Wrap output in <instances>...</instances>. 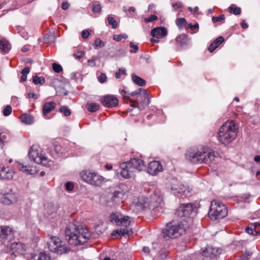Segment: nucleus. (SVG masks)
Here are the masks:
<instances>
[{
	"label": "nucleus",
	"instance_id": "obj_1",
	"mask_svg": "<svg viewBox=\"0 0 260 260\" xmlns=\"http://www.w3.org/2000/svg\"><path fill=\"white\" fill-rule=\"evenodd\" d=\"M64 235L70 245L78 246L86 243L91 234L81 222L75 220L67 225Z\"/></svg>",
	"mask_w": 260,
	"mask_h": 260
},
{
	"label": "nucleus",
	"instance_id": "obj_2",
	"mask_svg": "<svg viewBox=\"0 0 260 260\" xmlns=\"http://www.w3.org/2000/svg\"><path fill=\"white\" fill-rule=\"evenodd\" d=\"M185 158L193 164H209L214 159L215 155L212 152H206L204 150L194 147L187 149Z\"/></svg>",
	"mask_w": 260,
	"mask_h": 260
},
{
	"label": "nucleus",
	"instance_id": "obj_3",
	"mask_svg": "<svg viewBox=\"0 0 260 260\" xmlns=\"http://www.w3.org/2000/svg\"><path fill=\"white\" fill-rule=\"evenodd\" d=\"M120 168L121 176L124 178H129L134 176L135 173L143 171L145 168V165L142 159L137 157L121 163Z\"/></svg>",
	"mask_w": 260,
	"mask_h": 260
},
{
	"label": "nucleus",
	"instance_id": "obj_4",
	"mask_svg": "<svg viewBox=\"0 0 260 260\" xmlns=\"http://www.w3.org/2000/svg\"><path fill=\"white\" fill-rule=\"evenodd\" d=\"M238 128L234 121L228 120L220 127L218 139L222 144H228L237 136Z\"/></svg>",
	"mask_w": 260,
	"mask_h": 260
},
{
	"label": "nucleus",
	"instance_id": "obj_5",
	"mask_svg": "<svg viewBox=\"0 0 260 260\" xmlns=\"http://www.w3.org/2000/svg\"><path fill=\"white\" fill-rule=\"evenodd\" d=\"M185 231V228L182 221L180 223L173 221L167 224L166 228L162 230V235L165 238H176L183 234Z\"/></svg>",
	"mask_w": 260,
	"mask_h": 260
},
{
	"label": "nucleus",
	"instance_id": "obj_6",
	"mask_svg": "<svg viewBox=\"0 0 260 260\" xmlns=\"http://www.w3.org/2000/svg\"><path fill=\"white\" fill-rule=\"evenodd\" d=\"M227 214V208L222 203L217 200H214L211 202L208 215L211 219L223 218Z\"/></svg>",
	"mask_w": 260,
	"mask_h": 260
},
{
	"label": "nucleus",
	"instance_id": "obj_7",
	"mask_svg": "<svg viewBox=\"0 0 260 260\" xmlns=\"http://www.w3.org/2000/svg\"><path fill=\"white\" fill-rule=\"evenodd\" d=\"M48 247L50 251L58 254L67 253L69 249L64 242L56 236H52L47 243Z\"/></svg>",
	"mask_w": 260,
	"mask_h": 260
},
{
	"label": "nucleus",
	"instance_id": "obj_8",
	"mask_svg": "<svg viewBox=\"0 0 260 260\" xmlns=\"http://www.w3.org/2000/svg\"><path fill=\"white\" fill-rule=\"evenodd\" d=\"M80 175L83 180L90 184L100 186L104 183V178L97 173L82 171Z\"/></svg>",
	"mask_w": 260,
	"mask_h": 260
},
{
	"label": "nucleus",
	"instance_id": "obj_9",
	"mask_svg": "<svg viewBox=\"0 0 260 260\" xmlns=\"http://www.w3.org/2000/svg\"><path fill=\"white\" fill-rule=\"evenodd\" d=\"M18 196L12 189H8L0 193V202L5 205L14 204L18 201Z\"/></svg>",
	"mask_w": 260,
	"mask_h": 260
},
{
	"label": "nucleus",
	"instance_id": "obj_10",
	"mask_svg": "<svg viewBox=\"0 0 260 260\" xmlns=\"http://www.w3.org/2000/svg\"><path fill=\"white\" fill-rule=\"evenodd\" d=\"M28 155L30 158L32 159L35 162L40 164L44 166L49 165L50 161L48 158L40 154L38 150L35 149L34 147H32L28 152Z\"/></svg>",
	"mask_w": 260,
	"mask_h": 260
},
{
	"label": "nucleus",
	"instance_id": "obj_11",
	"mask_svg": "<svg viewBox=\"0 0 260 260\" xmlns=\"http://www.w3.org/2000/svg\"><path fill=\"white\" fill-rule=\"evenodd\" d=\"M124 99L129 101L131 103V106L134 108H138L140 110H143L146 107L148 106L150 103V99L148 94L147 93V98H142L139 100V102H138L137 98L134 100L131 99L129 96H124Z\"/></svg>",
	"mask_w": 260,
	"mask_h": 260
},
{
	"label": "nucleus",
	"instance_id": "obj_12",
	"mask_svg": "<svg viewBox=\"0 0 260 260\" xmlns=\"http://www.w3.org/2000/svg\"><path fill=\"white\" fill-rule=\"evenodd\" d=\"M128 216H122L120 214L114 213L111 214L109 217L110 221L117 225L127 226L129 225L131 221Z\"/></svg>",
	"mask_w": 260,
	"mask_h": 260
},
{
	"label": "nucleus",
	"instance_id": "obj_13",
	"mask_svg": "<svg viewBox=\"0 0 260 260\" xmlns=\"http://www.w3.org/2000/svg\"><path fill=\"white\" fill-rule=\"evenodd\" d=\"M193 211V205L190 203L181 204L175 214L181 217H188Z\"/></svg>",
	"mask_w": 260,
	"mask_h": 260
},
{
	"label": "nucleus",
	"instance_id": "obj_14",
	"mask_svg": "<svg viewBox=\"0 0 260 260\" xmlns=\"http://www.w3.org/2000/svg\"><path fill=\"white\" fill-rule=\"evenodd\" d=\"M168 187L170 188L174 192L175 194L184 192L185 191V187L178 181L176 178H172L169 182Z\"/></svg>",
	"mask_w": 260,
	"mask_h": 260
},
{
	"label": "nucleus",
	"instance_id": "obj_15",
	"mask_svg": "<svg viewBox=\"0 0 260 260\" xmlns=\"http://www.w3.org/2000/svg\"><path fill=\"white\" fill-rule=\"evenodd\" d=\"M221 252V249L212 246H208L201 253H199L198 256H204L213 258L215 257Z\"/></svg>",
	"mask_w": 260,
	"mask_h": 260
},
{
	"label": "nucleus",
	"instance_id": "obj_16",
	"mask_svg": "<svg viewBox=\"0 0 260 260\" xmlns=\"http://www.w3.org/2000/svg\"><path fill=\"white\" fill-rule=\"evenodd\" d=\"M12 237L13 232L11 228L8 226H0V241L3 243L5 244L6 241L9 243Z\"/></svg>",
	"mask_w": 260,
	"mask_h": 260
},
{
	"label": "nucleus",
	"instance_id": "obj_17",
	"mask_svg": "<svg viewBox=\"0 0 260 260\" xmlns=\"http://www.w3.org/2000/svg\"><path fill=\"white\" fill-rule=\"evenodd\" d=\"M101 102L104 106L110 108L117 106L118 100L113 95H107L101 98Z\"/></svg>",
	"mask_w": 260,
	"mask_h": 260
},
{
	"label": "nucleus",
	"instance_id": "obj_18",
	"mask_svg": "<svg viewBox=\"0 0 260 260\" xmlns=\"http://www.w3.org/2000/svg\"><path fill=\"white\" fill-rule=\"evenodd\" d=\"M125 195V192L120 187H116L114 190L108 195L111 202L117 203L121 201Z\"/></svg>",
	"mask_w": 260,
	"mask_h": 260
},
{
	"label": "nucleus",
	"instance_id": "obj_19",
	"mask_svg": "<svg viewBox=\"0 0 260 260\" xmlns=\"http://www.w3.org/2000/svg\"><path fill=\"white\" fill-rule=\"evenodd\" d=\"M16 167L21 172L27 175H34L37 173L36 167L27 166L20 161H16L15 162Z\"/></svg>",
	"mask_w": 260,
	"mask_h": 260
},
{
	"label": "nucleus",
	"instance_id": "obj_20",
	"mask_svg": "<svg viewBox=\"0 0 260 260\" xmlns=\"http://www.w3.org/2000/svg\"><path fill=\"white\" fill-rule=\"evenodd\" d=\"M14 250L19 254H23L26 250V246L21 242H14L7 244V251Z\"/></svg>",
	"mask_w": 260,
	"mask_h": 260
},
{
	"label": "nucleus",
	"instance_id": "obj_21",
	"mask_svg": "<svg viewBox=\"0 0 260 260\" xmlns=\"http://www.w3.org/2000/svg\"><path fill=\"white\" fill-rule=\"evenodd\" d=\"M162 201L160 196L156 192H153L149 197L148 202L149 209H153L157 207Z\"/></svg>",
	"mask_w": 260,
	"mask_h": 260
},
{
	"label": "nucleus",
	"instance_id": "obj_22",
	"mask_svg": "<svg viewBox=\"0 0 260 260\" xmlns=\"http://www.w3.org/2000/svg\"><path fill=\"white\" fill-rule=\"evenodd\" d=\"M162 171V167L160 162L158 161L154 160L150 162L148 167V172L152 175H157L159 172Z\"/></svg>",
	"mask_w": 260,
	"mask_h": 260
},
{
	"label": "nucleus",
	"instance_id": "obj_23",
	"mask_svg": "<svg viewBox=\"0 0 260 260\" xmlns=\"http://www.w3.org/2000/svg\"><path fill=\"white\" fill-rule=\"evenodd\" d=\"M148 198L144 196L139 197L136 202L133 203L134 206L138 211L142 210L144 209H149V206L148 202Z\"/></svg>",
	"mask_w": 260,
	"mask_h": 260
},
{
	"label": "nucleus",
	"instance_id": "obj_24",
	"mask_svg": "<svg viewBox=\"0 0 260 260\" xmlns=\"http://www.w3.org/2000/svg\"><path fill=\"white\" fill-rule=\"evenodd\" d=\"M176 42L180 47L182 49H185L189 45V39L187 35L183 34L176 38Z\"/></svg>",
	"mask_w": 260,
	"mask_h": 260
},
{
	"label": "nucleus",
	"instance_id": "obj_25",
	"mask_svg": "<svg viewBox=\"0 0 260 260\" xmlns=\"http://www.w3.org/2000/svg\"><path fill=\"white\" fill-rule=\"evenodd\" d=\"M151 34L153 37L159 39L167 36V30L165 27H157L151 30Z\"/></svg>",
	"mask_w": 260,
	"mask_h": 260
},
{
	"label": "nucleus",
	"instance_id": "obj_26",
	"mask_svg": "<svg viewBox=\"0 0 260 260\" xmlns=\"http://www.w3.org/2000/svg\"><path fill=\"white\" fill-rule=\"evenodd\" d=\"M129 225L124 226V228H120L119 230H114L112 233V236H116L119 235L121 236H124L127 235L128 236L133 235V231L132 228L129 227Z\"/></svg>",
	"mask_w": 260,
	"mask_h": 260
},
{
	"label": "nucleus",
	"instance_id": "obj_27",
	"mask_svg": "<svg viewBox=\"0 0 260 260\" xmlns=\"http://www.w3.org/2000/svg\"><path fill=\"white\" fill-rule=\"evenodd\" d=\"M13 174V172L9 168L0 167V179H11Z\"/></svg>",
	"mask_w": 260,
	"mask_h": 260
},
{
	"label": "nucleus",
	"instance_id": "obj_28",
	"mask_svg": "<svg viewBox=\"0 0 260 260\" xmlns=\"http://www.w3.org/2000/svg\"><path fill=\"white\" fill-rule=\"evenodd\" d=\"M147 91L142 88H140L133 92L128 93V94L131 96H136L137 101L138 102H139V100L142 98H147Z\"/></svg>",
	"mask_w": 260,
	"mask_h": 260
},
{
	"label": "nucleus",
	"instance_id": "obj_29",
	"mask_svg": "<svg viewBox=\"0 0 260 260\" xmlns=\"http://www.w3.org/2000/svg\"><path fill=\"white\" fill-rule=\"evenodd\" d=\"M224 39L222 37L220 36L216 38L209 46L208 50L210 52H212L215 49H216L223 42Z\"/></svg>",
	"mask_w": 260,
	"mask_h": 260
},
{
	"label": "nucleus",
	"instance_id": "obj_30",
	"mask_svg": "<svg viewBox=\"0 0 260 260\" xmlns=\"http://www.w3.org/2000/svg\"><path fill=\"white\" fill-rule=\"evenodd\" d=\"M56 106V103L54 102L46 103L43 107V113L46 116L48 113L53 110Z\"/></svg>",
	"mask_w": 260,
	"mask_h": 260
},
{
	"label": "nucleus",
	"instance_id": "obj_31",
	"mask_svg": "<svg viewBox=\"0 0 260 260\" xmlns=\"http://www.w3.org/2000/svg\"><path fill=\"white\" fill-rule=\"evenodd\" d=\"M11 48V44L6 40L2 39L0 40V49L5 52L7 53L9 52Z\"/></svg>",
	"mask_w": 260,
	"mask_h": 260
},
{
	"label": "nucleus",
	"instance_id": "obj_32",
	"mask_svg": "<svg viewBox=\"0 0 260 260\" xmlns=\"http://www.w3.org/2000/svg\"><path fill=\"white\" fill-rule=\"evenodd\" d=\"M20 118L21 121L26 124H31L34 121V118L30 114H23L21 116Z\"/></svg>",
	"mask_w": 260,
	"mask_h": 260
},
{
	"label": "nucleus",
	"instance_id": "obj_33",
	"mask_svg": "<svg viewBox=\"0 0 260 260\" xmlns=\"http://www.w3.org/2000/svg\"><path fill=\"white\" fill-rule=\"evenodd\" d=\"M132 79L133 82L141 86H143L146 85V81L142 78L137 76L136 75H132Z\"/></svg>",
	"mask_w": 260,
	"mask_h": 260
},
{
	"label": "nucleus",
	"instance_id": "obj_34",
	"mask_svg": "<svg viewBox=\"0 0 260 260\" xmlns=\"http://www.w3.org/2000/svg\"><path fill=\"white\" fill-rule=\"evenodd\" d=\"M86 107L89 112H95L99 109L100 106L95 103H87Z\"/></svg>",
	"mask_w": 260,
	"mask_h": 260
},
{
	"label": "nucleus",
	"instance_id": "obj_35",
	"mask_svg": "<svg viewBox=\"0 0 260 260\" xmlns=\"http://www.w3.org/2000/svg\"><path fill=\"white\" fill-rule=\"evenodd\" d=\"M91 8L94 13H100L101 11V6L99 2H93L91 4Z\"/></svg>",
	"mask_w": 260,
	"mask_h": 260
},
{
	"label": "nucleus",
	"instance_id": "obj_36",
	"mask_svg": "<svg viewBox=\"0 0 260 260\" xmlns=\"http://www.w3.org/2000/svg\"><path fill=\"white\" fill-rule=\"evenodd\" d=\"M30 69L28 67H26L21 71L22 75L20 78V81L21 82H24L27 79V75L29 73Z\"/></svg>",
	"mask_w": 260,
	"mask_h": 260
},
{
	"label": "nucleus",
	"instance_id": "obj_37",
	"mask_svg": "<svg viewBox=\"0 0 260 260\" xmlns=\"http://www.w3.org/2000/svg\"><path fill=\"white\" fill-rule=\"evenodd\" d=\"M45 80L43 77H38L36 75L32 77V82L34 84H43L45 83Z\"/></svg>",
	"mask_w": 260,
	"mask_h": 260
},
{
	"label": "nucleus",
	"instance_id": "obj_38",
	"mask_svg": "<svg viewBox=\"0 0 260 260\" xmlns=\"http://www.w3.org/2000/svg\"><path fill=\"white\" fill-rule=\"evenodd\" d=\"M59 111L60 113H63L65 116H69L71 114V110L69 109V108L67 106H61V107L59 109Z\"/></svg>",
	"mask_w": 260,
	"mask_h": 260
},
{
	"label": "nucleus",
	"instance_id": "obj_39",
	"mask_svg": "<svg viewBox=\"0 0 260 260\" xmlns=\"http://www.w3.org/2000/svg\"><path fill=\"white\" fill-rule=\"evenodd\" d=\"M255 226L254 223H251L246 228V231L250 235H256L255 233Z\"/></svg>",
	"mask_w": 260,
	"mask_h": 260
},
{
	"label": "nucleus",
	"instance_id": "obj_40",
	"mask_svg": "<svg viewBox=\"0 0 260 260\" xmlns=\"http://www.w3.org/2000/svg\"><path fill=\"white\" fill-rule=\"evenodd\" d=\"M105 45V43L102 41L100 38L95 39L94 43V47L95 49L103 47Z\"/></svg>",
	"mask_w": 260,
	"mask_h": 260
},
{
	"label": "nucleus",
	"instance_id": "obj_41",
	"mask_svg": "<svg viewBox=\"0 0 260 260\" xmlns=\"http://www.w3.org/2000/svg\"><path fill=\"white\" fill-rule=\"evenodd\" d=\"M31 260H36L34 259V257H31ZM37 260H51L50 257L49 255L45 253L41 252L40 253L39 257H38Z\"/></svg>",
	"mask_w": 260,
	"mask_h": 260
},
{
	"label": "nucleus",
	"instance_id": "obj_42",
	"mask_svg": "<svg viewBox=\"0 0 260 260\" xmlns=\"http://www.w3.org/2000/svg\"><path fill=\"white\" fill-rule=\"evenodd\" d=\"M107 20L108 21L109 24L112 26L113 28H116L117 25V23L115 19L110 16H108L107 18Z\"/></svg>",
	"mask_w": 260,
	"mask_h": 260
},
{
	"label": "nucleus",
	"instance_id": "obj_43",
	"mask_svg": "<svg viewBox=\"0 0 260 260\" xmlns=\"http://www.w3.org/2000/svg\"><path fill=\"white\" fill-rule=\"evenodd\" d=\"M229 11L230 13H232L235 15H239L241 13V9L239 7H230Z\"/></svg>",
	"mask_w": 260,
	"mask_h": 260
},
{
	"label": "nucleus",
	"instance_id": "obj_44",
	"mask_svg": "<svg viewBox=\"0 0 260 260\" xmlns=\"http://www.w3.org/2000/svg\"><path fill=\"white\" fill-rule=\"evenodd\" d=\"M186 23V21L185 18H178L176 20V23L179 27H182Z\"/></svg>",
	"mask_w": 260,
	"mask_h": 260
},
{
	"label": "nucleus",
	"instance_id": "obj_45",
	"mask_svg": "<svg viewBox=\"0 0 260 260\" xmlns=\"http://www.w3.org/2000/svg\"><path fill=\"white\" fill-rule=\"evenodd\" d=\"M127 38V35L125 34H120V35H115L113 37V40L116 41H120L122 39H126Z\"/></svg>",
	"mask_w": 260,
	"mask_h": 260
},
{
	"label": "nucleus",
	"instance_id": "obj_46",
	"mask_svg": "<svg viewBox=\"0 0 260 260\" xmlns=\"http://www.w3.org/2000/svg\"><path fill=\"white\" fill-rule=\"evenodd\" d=\"M12 112V107L10 105L6 106L3 111V115L5 116H8Z\"/></svg>",
	"mask_w": 260,
	"mask_h": 260
},
{
	"label": "nucleus",
	"instance_id": "obj_47",
	"mask_svg": "<svg viewBox=\"0 0 260 260\" xmlns=\"http://www.w3.org/2000/svg\"><path fill=\"white\" fill-rule=\"evenodd\" d=\"M225 17L223 14H221L218 16H213L212 17V20L214 23H215L217 21H222L224 20Z\"/></svg>",
	"mask_w": 260,
	"mask_h": 260
},
{
	"label": "nucleus",
	"instance_id": "obj_48",
	"mask_svg": "<svg viewBox=\"0 0 260 260\" xmlns=\"http://www.w3.org/2000/svg\"><path fill=\"white\" fill-rule=\"evenodd\" d=\"M52 69L55 72L57 73H60L62 70V67L56 63H53L52 64Z\"/></svg>",
	"mask_w": 260,
	"mask_h": 260
},
{
	"label": "nucleus",
	"instance_id": "obj_49",
	"mask_svg": "<svg viewBox=\"0 0 260 260\" xmlns=\"http://www.w3.org/2000/svg\"><path fill=\"white\" fill-rule=\"evenodd\" d=\"M158 17L156 15H151L149 17L145 18L144 19V21L145 22H150L153 21H155L157 20Z\"/></svg>",
	"mask_w": 260,
	"mask_h": 260
},
{
	"label": "nucleus",
	"instance_id": "obj_50",
	"mask_svg": "<svg viewBox=\"0 0 260 260\" xmlns=\"http://www.w3.org/2000/svg\"><path fill=\"white\" fill-rule=\"evenodd\" d=\"M65 187H66V189L69 191L73 190L74 188V184H73V183H72L70 181L66 183Z\"/></svg>",
	"mask_w": 260,
	"mask_h": 260
},
{
	"label": "nucleus",
	"instance_id": "obj_51",
	"mask_svg": "<svg viewBox=\"0 0 260 260\" xmlns=\"http://www.w3.org/2000/svg\"><path fill=\"white\" fill-rule=\"evenodd\" d=\"M130 47L133 48V50H131L129 51L131 53H137L138 51L139 47L137 45H134L133 42L129 43Z\"/></svg>",
	"mask_w": 260,
	"mask_h": 260
},
{
	"label": "nucleus",
	"instance_id": "obj_52",
	"mask_svg": "<svg viewBox=\"0 0 260 260\" xmlns=\"http://www.w3.org/2000/svg\"><path fill=\"white\" fill-rule=\"evenodd\" d=\"M107 78V76L105 73H101L98 78V80L100 82L103 83L106 81Z\"/></svg>",
	"mask_w": 260,
	"mask_h": 260
},
{
	"label": "nucleus",
	"instance_id": "obj_53",
	"mask_svg": "<svg viewBox=\"0 0 260 260\" xmlns=\"http://www.w3.org/2000/svg\"><path fill=\"white\" fill-rule=\"evenodd\" d=\"M96 58L93 57L92 59H89L87 61V65L91 67H94L96 66L95 63Z\"/></svg>",
	"mask_w": 260,
	"mask_h": 260
},
{
	"label": "nucleus",
	"instance_id": "obj_54",
	"mask_svg": "<svg viewBox=\"0 0 260 260\" xmlns=\"http://www.w3.org/2000/svg\"><path fill=\"white\" fill-rule=\"evenodd\" d=\"M91 30L84 29L81 32V36L83 39L87 38L90 34Z\"/></svg>",
	"mask_w": 260,
	"mask_h": 260
},
{
	"label": "nucleus",
	"instance_id": "obj_55",
	"mask_svg": "<svg viewBox=\"0 0 260 260\" xmlns=\"http://www.w3.org/2000/svg\"><path fill=\"white\" fill-rule=\"evenodd\" d=\"M255 225V233L256 235H260V223L259 222H255L254 223Z\"/></svg>",
	"mask_w": 260,
	"mask_h": 260
},
{
	"label": "nucleus",
	"instance_id": "obj_56",
	"mask_svg": "<svg viewBox=\"0 0 260 260\" xmlns=\"http://www.w3.org/2000/svg\"><path fill=\"white\" fill-rule=\"evenodd\" d=\"M44 39L45 40V41H47L48 42H53L54 37L53 35H45Z\"/></svg>",
	"mask_w": 260,
	"mask_h": 260
},
{
	"label": "nucleus",
	"instance_id": "obj_57",
	"mask_svg": "<svg viewBox=\"0 0 260 260\" xmlns=\"http://www.w3.org/2000/svg\"><path fill=\"white\" fill-rule=\"evenodd\" d=\"M173 7L174 8V9L176 10L178 9L182 8L183 7V5L181 2H177L175 4H173Z\"/></svg>",
	"mask_w": 260,
	"mask_h": 260
},
{
	"label": "nucleus",
	"instance_id": "obj_58",
	"mask_svg": "<svg viewBox=\"0 0 260 260\" xmlns=\"http://www.w3.org/2000/svg\"><path fill=\"white\" fill-rule=\"evenodd\" d=\"M188 27L191 29V30H194L196 29H198L199 27V25L197 23L194 25H192L191 23H189L188 25Z\"/></svg>",
	"mask_w": 260,
	"mask_h": 260
},
{
	"label": "nucleus",
	"instance_id": "obj_59",
	"mask_svg": "<svg viewBox=\"0 0 260 260\" xmlns=\"http://www.w3.org/2000/svg\"><path fill=\"white\" fill-rule=\"evenodd\" d=\"M251 255V253L250 252H246L245 254L243 255L241 257L242 260H247L248 259V256Z\"/></svg>",
	"mask_w": 260,
	"mask_h": 260
},
{
	"label": "nucleus",
	"instance_id": "obj_60",
	"mask_svg": "<svg viewBox=\"0 0 260 260\" xmlns=\"http://www.w3.org/2000/svg\"><path fill=\"white\" fill-rule=\"evenodd\" d=\"M54 150L57 153H61V147L59 145H56L54 146Z\"/></svg>",
	"mask_w": 260,
	"mask_h": 260
},
{
	"label": "nucleus",
	"instance_id": "obj_61",
	"mask_svg": "<svg viewBox=\"0 0 260 260\" xmlns=\"http://www.w3.org/2000/svg\"><path fill=\"white\" fill-rule=\"evenodd\" d=\"M5 139V136H1V133H0V145H1L2 146H3V145L5 144L6 142Z\"/></svg>",
	"mask_w": 260,
	"mask_h": 260
},
{
	"label": "nucleus",
	"instance_id": "obj_62",
	"mask_svg": "<svg viewBox=\"0 0 260 260\" xmlns=\"http://www.w3.org/2000/svg\"><path fill=\"white\" fill-rule=\"evenodd\" d=\"M69 4L67 2H63L61 4V8L63 10H67L69 8Z\"/></svg>",
	"mask_w": 260,
	"mask_h": 260
},
{
	"label": "nucleus",
	"instance_id": "obj_63",
	"mask_svg": "<svg viewBox=\"0 0 260 260\" xmlns=\"http://www.w3.org/2000/svg\"><path fill=\"white\" fill-rule=\"evenodd\" d=\"M28 96L29 98H32L35 100L38 98V95L36 94L31 92L28 93Z\"/></svg>",
	"mask_w": 260,
	"mask_h": 260
},
{
	"label": "nucleus",
	"instance_id": "obj_64",
	"mask_svg": "<svg viewBox=\"0 0 260 260\" xmlns=\"http://www.w3.org/2000/svg\"><path fill=\"white\" fill-rule=\"evenodd\" d=\"M85 54V52L84 51H82L81 52V55H77L75 54H73V56L76 58V59H80L81 58L83 55Z\"/></svg>",
	"mask_w": 260,
	"mask_h": 260
}]
</instances>
